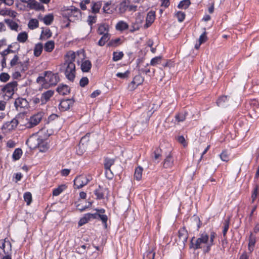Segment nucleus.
<instances>
[{
  "label": "nucleus",
  "instance_id": "1",
  "mask_svg": "<svg viewBox=\"0 0 259 259\" xmlns=\"http://www.w3.org/2000/svg\"><path fill=\"white\" fill-rule=\"evenodd\" d=\"M76 55L72 51L67 53L64 57V62L62 65L60 70L64 71L66 78L73 81L75 76V65L74 63Z\"/></svg>",
  "mask_w": 259,
  "mask_h": 259
},
{
  "label": "nucleus",
  "instance_id": "2",
  "mask_svg": "<svg viewBox=\"0 0 259 259\" xmlns=\"http://www.w3.org/2000/svg\"><path fill=\"white\" fill-rule=\"evenodd\" d=\"M45 129H41L38 133L39 135L37 139V146L41 152H46L49 148V145L47 142H45V140L51 134H45Z\"/></svg>",
  "mask_w": 259,
  "mask_h": 259
},
{
  "label": "nucleus",
  "instance_id": "3",
  "mask_svg": "<svg viewBox=\"0 0 259 259\" xmlns=\"http://www.w3.org/2000/svg\"><path fill=\"white\" fill-rule=\"evenodd\" d=\"M209 235L206 233L201 234L196 240L194 245V248L197 249L203 248V250L208 246Z\"/></svg>",
  "mask_w": 259,
  "mask_h": 259
},
{
  "label": "nucleus",
  "instance_id": "4",
  "mask_svg": "<svg viewBox=\"0 0 259 259\" xmlns=\"http://www.w3.org/2000/svg\"><path fill=\"white\" fill-rule=\"evenodd\" d=\"M45 76H46V87L55 85L59 81L58 73H53L51 71H45Z\"/></svg>",
  "mask_w": 259,
  "mask_h": 259
},
{
  "label": "nucleus",
  "instance_id": "5",
  "mask_svg": "<svg viewBox=\"0 0 259 259\" xmlns=\"http://www.w3.org/2000/svg\"><path fill=\"white\" fill-rule=\"evenodd\" d=\"M18 85L16 81H13L7 83L2 89V91L5 93L6 96L10 98L14 95L15 91L17 90Z\"/></svg>",
  "mask_w": 259,
  "mask_h": 259
},
{
  "label": "nucleus",
  "instance_id": "6",
  "mask_svg": "<svg viewBox=\"0 0 259 259\" xmlns=\"http://www.w3.org/2000/svg\"><path fill=\"white\" fill-rule=\"evenodd\" d=\"M91 177L90 176L80 175L77 177L74 180V185L75 188L80 189L87 185L91 181Z\"/></svg>",
  "mask_w": 259,
  "mask_h": 259
},
{
  "label": "nucleus",
  "instance_id": "7",
  "mask_svg": "<svg viewBox=\"0 0 259 259\" xmlns=\"http://www.w3.org/2000/svg\"><path fill=\"white\" fill-rule=\"evenodd\" d=\"M42 117L43 113L42 112L37 113L31 116L29 122L27 123V127L28 128H32L37 125L42 119Z\"/></svg>",
  "mask_w": 259,
  "mask_h": 259
},
{
  "label": "nucleus",
  "instance_id": "8",
  "mask_svg": "<svg viewBox=\"0 0 259 259\" xmlns=\"http://www.w3.org/2000/svg\"><path fill=\"white\" fill-rule=\"evenodd\" d=\"M74 102L73 98L62 100L59 104V109L61 111H65L70 109Z\"/></svg>",
  "mask_w": 259,
  "mask_h": 259
},
{
  "label": "nucleus",
  "instance_id": "9",
  "mask_svg": "<svg viewBox=\"0 0 259 259\" xmlns=\"http://www.w3.org/2000/svg\"><path fill=\"white\" fill-rule=\"evenodd\" d=\"M188 237V232L185 228L183 227V228L179 230L178 232V241L179 244L185 245V243L187 241Z\"/></svg>",
  "mask_w": 259,
  "mask_h": 259
},
{
  "label": "nucleus",
  "instance_id": "10",
  "mask_svg": "<svg viewBox=\"0 0 259 259\" xmlns=\"http://www.w3.org/2000/svg\"><path fill=\"white\" fill-rule=\"evenodd\" d=\"M19 57L17 55H15L14 58L11 60L10 62L11 66L13 67L16 65L17 64H20L21 66V71H25L28 69L27 67V63L28 62V59L25 61L24 63L21 62H18Z\"/></svg>",
  "mask_w": 259,
  "mask_h": 259
},
{
  "label": "nucleus",
  "instance_id": "11",
  "mask_svg": "<svg viewBox=\"0 0 259 259\" xmlns=\"http://www.w3.org/2000/svg\"><path fill=\"white\" fill-rule=\"evenodd\" d=\"M14 105L17 110H18L19 108L21 109L27 108L29 104L25 99L18 98L16 99Z\"/></svg>",
  "mask_w": 259,
  "mask_h": 259
},
{
  "label": "nucleus",
  "instance_id": "12",
  "mask_svg": "<svg viewBox=\"0 0 259 259\" xmlns=\"http://www.w3.org/2000/svg\"><path fill=\"white\" fill-rule=\"evenodd\" d=\"M144 81V78L141 75H136L133 81L131 82V85H133L131 88L132 90L135 89L138 85L141 84Z\"/></svg>",
  "mask_w": 259,
  "mask_h": 259
},
{
  "label": "nucleus",
  "instance_id": "13",
  "mask_svg": "<svg viewBox=\"0 0 259 259\" xmlns=\"http://www.w3.org/2000/svg\"><path fill=\"white\" fill-rule=\"evenodd\" d=\"M67 14L69 18H78L80 16L81 13L79 9L72 7L71 9L67 10Z\"/></svg>",
  "mask_w": 259,
  "mask_h": 259
},
{
  "label": "nucleus",
  "instance_id": "14",
  "mask_svg": "<svg viewBox=\"0 0 259 259\" xmlns=\"http://www.w3.org/2000/svg\"><path fill=\"white\" fill-rule=\"evenodd\" d=\"M155 12L150 11L148 13L146 19V24L144 25L145 28L149 27L155 20Z\"/></svg>",
  "mask_w": 259,
  "mask_h": 259
},
{
  "label": "nucleus",
  "instance_id": "15",
  "mask_svg": "<svg viewBox=\"0 0 259 259\" xmlns=\"http://www.w3.org/2000/svg\"><path fill=\"white\" fill-rule=\"evenodd\" d=\"M54 93V92L52 90H48L42 93L40 99L41 103H46L53 96Z\"/></svg>",
  "mask_w": 259,
  "mask_h": 259
},
{
  "label": "nucleus",
  "instance_id": "16",
  "mask_svg": "<svg viewBox=\"0 0 259 259\" xmlns=\"http://www.w3.org/2000/svg\"><path fill=\"white\" fill-rule=\"evenodd\" d=\"M174 164V159L170 153L166 156L163 162V167L165 168L171 167Z\"/></svg>",
  "mask_w": 259,
  "mask_h": 259
},
{
  "label": "nucleus",
  "instance_id": "17",
  "mask_svg": "<svg viewBox=\"0 0 259 259\" xmlns=\"http://www.w3.org/2000/svg\"><path fill=\"white\" fill-rule=\"evenodd\" d=\"M57 91L61 95H67L70 93V88L65 84L60 85L57 89Z\"/></svg>",
  "mask_w": 259,
  "mask_h": 259
},
{
  "label": "nucleus",
  "instance_id": "18",
  "mask_svg": "<svg viewBox=\"0 0 259 259\" xmlns=\"http://www.w3.org/2000/svg\"><path fill=\"white\" fill-rule=\"evenodd\" d=\"M92 67V63L89 60L82 61L81 64V69L83 72H88Z\"/></svg>",
  "mask_w": 259,
  "mask_h": 259
},
{
  "label": "nucleus",
  "instance_id": "19",
  "mask_svg": "<svg viewBox=\"0 0 259 259\" xmlns=\"http://www.w3.org/2000/svg\"><path fill=\"white\" fill-rule=\"evenodd\" d=\"M256 242V238L253 235L252 233H250V235L249 238V243L248 245V250L250 252L253 250V247Z\"/></svg>",
  "mask_w": 259,
  "mask_h": 259
},
{
  "label": "nucleus",
  "instance_id": "20",
  "mask_svg": "<svg viewBox=\"0 0 259 259\" xmlns=\"http://www.w3.org/2000/svg\"><path fill=\"white\" fill-rule=\"evenodd\" d=\"M29 4L31 9H34L35 10H41L44 9L43 5L40 4L38 2L32 1L30 2Z\"/></svg>",
  "mask_w": 259,
  "mask_h": 259
},
{
  "label": "nucleus",
  "instance_id": "21",
  "mask_svg": "<svg viewBox=\"0 0 259 259\" xmlns=\"http://www.w3.org/2000/svg\"><path fill=\"white\" fill-rule=\"evenodd\" d=\"M122 42L123 41L120 38H116L115 39H113L110 40L108 43V46L115 48L122 44Z\"/></svg>",
  "mask_w": 259,
  "mask_h": 259
},
{
  "label": "nucleus",
  "instance_id": "22",
  "mask_svg": "<svg viewBox=\"0 0 259 259\" xmlns=\"http://www.w3.org/2000/svg\"><path fill=\"white\" fill-rule=\"evenodd\" d=\"M215 237V233L211 232L210 238H208V246L204 249L205 253L208 252L210 249L211 246L213 244L214 238Z\"/></svg>",
  "mask_w": 259,
  "mask_h": 259
},
{
  "label": "nucleus",
  "instance_id": "23",
  "mask_svg": "<svg viewBox=\"0 0 259 259\" xmlns=\"http://www.w3.org/2000/svg\"><path fill=\"white\" fill-rule=\"evenodd\" d=\"M130 1L128 0H125L122 2L119 6V11L121 13H124L128 7Z\"/></svg>",
  "mask_w": 259,
  "mask_h": 259
},
{
  "label": "nucleus",
  "instance_id": "24",
  "mask_svg": "<svg viewBox=\"0 0 259 259\" xmlns=\"http://www.w3.org/2000/svg\"><path fill=\"white\" fill-rule=\"evenodd\" d=\"M43 49V45L41 43H38L35 45L34 49V55L38 57L40 55Z\"/></svg>",
  "mask_w": 259,
  "mask_h": 259
},
{
  "label": "nucleus",
  "instance_id": "25",
  "mask_svg": "<svg viewBox=\"0 0 259 259\" xmlns=\"http://www.w3.org/2000/svg\"><path fill=\"white\" fill-rule=\"evenodd\" d=\"M110 39V34L109 33L106 32L104 35L101 37L99 40L98 44L100 46H103L106 42H107Z\"/></svg>",
  "mask_w": 259,
  "mask_h": 259
},
{
  "label": "nucleus",
  "instance_id": "26",
  "mask_svg": "<svg viewBox=\"0 0 259 259\" xmlns=\"http://www.w3.org/2000/svg\"><path fill=\"white\" fill-rule=\"evenodd\" d=\"M115 162V160L114 159L109 158L108 157H106L104 159V168L105 169H109L111 166L114 164Z\"/></svg>",
  "mask_w": 259,
  "mask_h": 259
},
{
  "label": "nucleus",
  "instance_id": "27",
  "mask_svg": "<svg viewBox=\"0 0 259 259\" xmlns=\"http://www.w3.org/2000/svg\"><path fill=\"white\" fill-rule=\"evenodd\" d=\"M44 23L47 25H50L54 20V16L52 14L45 15L42 19Z\"/></svg>",
  "mask_w": 259,
  "mask_h": 259
},
{
  "label": "nucleus",
  "instance_id": "28",
  "mask_svg": "<svg viewBox=\"0 0 259 259\" xmlns=\"http://www.w3.org/2000/svg\"><path fill=\"white\" fill-rule=\"evenodd\" d=\"M55 47L54 41L50 40L47 41L44 46V49L47 52H51L53 51Z\"/></svg>",
  "mask_w": 259,
  "mask_h": 259
},
{
  "label": "nucleus",
  "instance_id": "29",
  "mask_svg": "<svg viewBox=\"0 0 259 259\" xmlns=\"http://www.w3.org/2000/svg\"><path fill=\"white\" fill-rule=\"evenodd\" d=\"M52 33L50 29L48 28H46L45 30L42 31L40 39L41 40L44 38L48 39L52 36Z\"/></svg>",
  "mask_w": 259,
  "mask_h": 259
},
{
  "label": "nucleus",
  "instance_id": "30",
  "mask_svg": "<svg viewBox=\"0 0 259 259\" xmlns=\"http://www.w3.org/2000/svg\"><path fill=\"white\" fill-rule=\"evenodd\" d=\"M128 24L122 21H119L116 25V29L118 30L123 31L128 29Z\"/></svg>",
  "mask_w": 259,
  "mask_h": 259
},
{
  "label": "nucleus",
  "instance_id": "31",
  "mask_svg": "<svg viewBox=\"0 0 259 259\" xmlns=\"http://www.w3.org/2000/svg\"><path fill=\"white\" fill-rule=\"evenodd\" d=\"M28 39V34L26 32H22L18 34L17 40L22 43L26 42Z\"/></svg>",
  "mask_w": 259,
  "mask_h": 259
},
{
  "label": "nucleus",
  "instance_id": "32",
  "mask_svg": "<svg viewBox=\"0 0 259 259\" xmlns=\"http://www.w3.org/2000/svg\"><path fill=\"white\" fill-rule=\"evenodd\" d=\"M38 21L36 19H31L30 20L28 26L30 29H34L38 27Z\"/></svg>",
  "mask_w": 259,
  "mask_h": 259
},
{
  "label": "nucleus",
  "instance_id": "33",
  "mask_svg": "<svg viewBox=\"0 0 259 259\" xmlns=\"http://www.w3.org/2000/svg\"><path fill=\"white\" fill-rule=\"evenodd\" d=\"M98 33L100 35H104L106 32L108 33V27L106 24H102L99 26L98 29Z\"/></svg>",
  "mask_w": 259,
  "mask_h": 259
},
{
  "label": "nucleus",
  "instance_id": "34",
  "mask_svg": "<svg viewBox=\"0 0 259 259\" xmlns=\"http://www.w3.org/2000/svg\"><path fill=\"white\" fill-rule=\"evenodd\" d=\"M5 22L12 30H17L18 28V24L13 20L5 19Z\"/></svg>",
  "mask_w": 259,
  "mask_h": 259
},
{
  "label": "nucleus",
  "instance_id": "35",
  "mask_svg": "<svg viewBox=\"0 0 259 259\" xmlns=\"http://www.w3.org/2000/svg\"><path fill=\"white\" fill-rule=\"evenodd\" d=\"M142 171L143 168L142 167L139 166L136 168L135 171L134 178L139 181L142 178Z\"/></svg>",
  "mask_w": 259,
  "mask_h": 259
},
{
  "label": "nucleus",
  "instance_id": "36",
  "mask_svg": "<svg viewBox=\"0 0 259 259\" xmlns=\"http://www.w3.org/2000/svg\"><path fill=\"white\" fill-rule=\"evenodd\" d=\"M65 185L59 186L58 188H55L53 191V195L54 196H58L60 195L66 188Z\"/></svg>",
  "mask_w": 259,
  "mask_h": 259
},
{
  "label": "nucleus",
  "instance_id": "37",
  "mask_svg": "<svg viewBox=\"0 0 259 259\" xmlns=\"http://www.w3.org/2000/svg\"><path fill=\"white\" fill-rule=\"evenodd\" d=\"M100 219L103 224H104V226L105 228H107V222L108 220V217L106 214H100V213H97V219Z\"/></svg>",
  "mask_w": 259,
  "mask_h": 259
},
{
  "label": "nucleus",
  "instance_id": "38",
  "mask_svg": "<svg viewBox=\"0 0 259 259\" xmlns=\"http://www.w3.org/2000/svg\"><path fill=\"white\" fill-rule=\"evenodd\" d=\"M191 2L190 0H183L178 6L179 9H186L190 5Z\"/></svg>",
  "mask_w": 259,
  "mask_h": 259
},
{
  "label": "nucleus",
  "instance_id": "39",
  "mask_svg": "<svg viewBox=\"0 0 259 259\" xmlns=\"http://www.w3.org/2000/svg\"><path fill=\"white\" fill-rule=\"evenodd\" d=\"M22 154V151L20 148H17L15 150L13 153V158L15 160H17L19 159L21 157V156Z\"/></svg>",
  "mask_w": 259,
  "mask_h": 259
},
{
  "label": "nucleus",
  "instance_id": "40",
  "mask_svg": "<svg viewBox=\"0 0 259 259\" xmlns=\"http://www.w3.org/2000/svg\"><path fill=\"white\" fill-rule=\"evenodd\" d=\"M123 55L122 52H114L113 53V60L114 61H118L122 58Z\"/></svg>",
  "mask_w": 259,
  "mask_h": 259
},
{
  "label": "nucleus",
  "instance_id": "41",
  "mask_svg": "<svg viewBox=\"0 0 259 259\" xmlns=\"http://www.w3.org/2000/svg\"><path fill=\"white\" fill-rule=\"evenodd\" d=\"M24 200L26 202L27 205H29L32 201V195L30 192H26L24 194Z\"/></svg>",
  "mask_w": 259,
  "mask_h": 259
},
{
  "label": "nucleus",
  "instance_id": "42",
  "mask_svg": "<svg viewBox=\"0 0 259 259\" xmlns=\"http://www.w3.org/2000/svg\"><path fill=\"white\" fill-rule=\"evenodd\" d=\"M155 254L152 251H147L144 254L143 259H154Z\"/></svg>",
  "mask_w": 259,
  "mask_h": 259
},
{
  "label": "nucleus",
  "instance_id": "43",
  "mask_svg": "<svg viewBox=\"0 0 259 259\" xmlns=\"http://www.w3.org/2000/svg\"><path fill=\"white\" fill-rule=\"evenodd\" d=\"M187 113H180L177 114L175 116L176 119L178 122L183 121L186 119Z\"/></svg>",
  "mask_w": 259,
  "mask_h": 259
},
{
  "label": "nucleus",
  "instance_id": "44",
  "mask_svg": "<svg viewBox=\"0 0 259 259\" xmlns=\"http://www.w3.org/2000/svg\"><path fill=\"white\" fill-rule=\"evenodd\" d=\"M230 220L229 219L225 220L224 222V226L223 231V236H226V233L229 229Z\"/></svg>",
  "mask_w": 259,
  "mask_h": 259
},
{
  "label": "nucleus",
  "instance_id": "45",
  "mask_svg": "<svg viewBox=\"0 0 259 259\" xmlns=\"http://www.w3.org/2000/svg\"><path fill=\"white\" fill-rule=\"evenodd\" d=\"M95 194L98 199H101L104 198V194L100 187L95 191Z\"/></svg>",
  "mask_w": 259,
  "mask_h": 259
},
{
  "label": "nucleus",
  "instance_id": "46",
  "mask_svg": "<svg viewBox=\"0 0 259 259\" xmlns=\"http://www.w3.org/2000/svg\"><path fill=\"white\" fill-rule=\"evenodd\" d=\"M36 82L38 83H42L46 86V76H45V71L44 72L43 76H39L36 79Z\"/></svg>",
  "mask_w": 259,
  "mask_h": 259
},
{
  "label": "nucleus",
  "instance_id": "47",
  "mask_svg": "<svg viewBox=\"0 0 259 259\" xmlns=\"http://www.w3.org/2000/svg\"><path fill=\"white\" fill-rule=\"evenodd\" d=\"M161 57H156L152 59L150 62V65L155 66L156 64H159L161 62Z\"/></svg>",
  "mask_w": 259,
  "mask_h": 259
},
{
  "label": "nucleus",
  "instance_id": "48",
  "mask_svg": "<svg viewBox=\"0 0 259 259\" xmlns=\"http://www.w3.org/2000/svg\"><path fill=\"white\" fill-rule=\"evenodd\" d=\"M176 17L179 22H183L185 18V14L181 11L178 12L176 14Z\"/></svg>",
  "mask_w": 259,
  "mask_h": 259
},
{
  "label": "nucleus",
  "instance_id": "49",
  "mask_svg": "<svg viewBox=\"0 0 259 259\" xmlns=\"http://www.w3.org/2000/svg\"><path fill=\"white\" fill-rule=\"evenodd\" d=\"M10 78V75L7 73H2L0 74V80L2 82H7Z\"/></svg>",
  "mask_w": 259,
  "mask_h": 259
},
{
  "label": "nucleus",
  "instance_id": "50",
  "mask_svg": "<svg viewBox=\"0 0 259 259\" xmlns=\"http://www.w3.org/2000/svg\"><path fill=\"white\" fill-rule=\"evenodd\" d=\"M101 8V5L99 3H94L92 7V10L94 13H97L99 12Z\"/></svg>",
  "mask_w": 259,
  "mask_h": 259
},
{
  "label": "nucleus",
  "instance_id": "51",
  "mask_svg": "<svg viewBox=\"0 0 259 259\" xmlns=\"http://www.w3.org/2000/svg\"><path fill=\"white\" fill-rule=\"evenodd\" d=\"M89 83V79L87 77H82L79 81V85L81 87H84Z\"/></svg>",
  "mask_w": 259,
  "mask_h": 259
},
{
  "label": "nucleus",
  "instance_id": "52",
  "mask_svg": "<svg viewBox=\"0 0 259 259\" xmlns=\"http://www.w3.org/2000/svg\"><path fill=\"white\" fill-rule=\"evenodd\" d=\"M220 158L224 161H228L229 160V155L226 151H224L220 155Z\"/></svg>",
  "mask_w": 259,
  "mask_h": 259
},
{
  "label": "nucleus",
  "instance_id": "53",
  "mask_svg": "<svg viewBox=\"0 0 259 259\" xmlns=\"http://www.w3.org/2000/svg\"><path fill=\"white\" fill-rule=\"evenodd\" d=\"M207 39L206 33V32L204 31L199 37V43L202 44L205 42L207 40Z\"/></svg>",
  "mask_w": 259,
  "mask_h": 259
},
{
  "label": "nucleus",
  "instance_id": "54",
  "mask_svg": "<svg viewBox=\"0 0 259 259\" xmlns=\"http://www.w3.org/2000/svg\"><path fill=\"white\" fill-rule=\"evenodd\" d=\"M227 97H228L227 96H223L220 97L217 102L218 106H220L222 105V104L225 102V101L227 100Z\"/></svg>",
  "mask_w": 259,
  "mask_h": 259
},
{
  "label": "nucleus",
  "instance_id": "55",
  "mask_svg": "<svg viewBox=\"0 0 259 259\" xmlns=\"http://www.w3.org/2000/svg\"><path fill=\"white\" fill-rule=\"evenodd\" d=\"M105 175L106 178L109 180H111L114 176V175L110 168H109V169H106Z\"/></svg>",
  "mask_w": 259,
  "mask_h": 259
},
{
  "label": "nucleus",
  "instance_id": "56",
  "mask_svg": "<svg viewBox=\"0 0 259 259\" xmlns=\"http://www.w3.org/2000/svg\"><path fill=\"white\" fill-rule=\"evenodd\" d=\"M6 240H1L0 242V248H2L6 254H8V250L6 248Z\"/></svg>",
  "mask_w": 259,
  "mask_h": 259
},
{
  "label": "nucleus",
  "instance_id": "57",
  "mask_svg": "<svg viewBox=\"0 0 259 259\" xmlns=\"http://www.w3.org/2000/svg\"><path fill=\"white\" fill-rule=\"evenodd\" d=\"M129 73H130V72L128 71H126L124 73H120V72L117 73L116 74V76L121 78H126L128 76Z\"/></svg>",
  "mask_w": 259,
  "mask_h": 259
},
{
  "label": "nucleus",
  "instance_id": "58",
  "mask_svg": "<svg viewBox=\"0 0 259 259\" xmlns=\"http://www.w3.org/2000/svg\"><path fill=\"white\" fill-rule=\"evenodd\" d=\"M89 221V219H88L87 217H86V215L85 214L84 217L79 220L78 222V225L79 226H81L88 223Z\"/></svg>",
  "mask_w": 259,
  "mask_h": 259
},
{
  "label": "nucleus",
  "instance_id": "59",
  "mask_svg": "<svg viewBox=\"0 0 259 259\" xmlns=\"http://www.w3.org/2000/svg\"><path fill=\"white\" fill-rule=\"evenodd\" d=\"M10 47H11V46H10L8 49H7L1 53L3 58H6V56L9 53L14 52V51L10 49Z\"/></svg>",
  "mask_w": 259,
  "mask_h": 259
},
{
  "label": "nucleus",
  "instance_id": "60",
  "mask_svg": "<svg viewBox=\"0 0 259 259\" xmlns=\"http://www.w3.org/2000/svg\"><path fill=\"white\" fill-rule=\"evenodd\" d=\"M89 25H90L92 29V25L96 22L95 17L92 16H89L88 19Z\"/></svg>",
  "mask_w": 259,
  "mask_h": 259
},
{
  "label": "nucleus",
  "instance_id": "61",
  "mask_svg": "<svg viewBox=\"0 0 259 259\" xmlns=\"http://www.w3.org/2000/svg\"><path fill=\"white\" fill-rule=\"evenodd\" d=\"M177 140L180 143L183 144L184 146H186L187 145L185 138L183 136H179L177 138Z\"/></svg>",
  "mask_w": 259,
  "mask_h": 259
},
{
  "label": "nucleus",
  "instance_id": "62",
  "mask_svg": "<svg viewBox=\"0 0 259 259\" xmlns=\"http://www.w3.org/2000/svg\"><path fill=\"white\" fill-rule=\"evenodd\" d=\"M92 204V203L90 202H88V205H85L84 206H81L80 204H78L77 205V209L78 210H79L80 211H84L87 208H88L89 207H90Z\"/></svg>",
  "mask_w": 259,
  "mask_h": 259
},
{
  "label": "nucleus",
  "instance_id": "63",
  "mask_svg": "<svg viewBox=\"0 0 259 259\" xmlns=\"http://www.w3.org/2000/svg\"><path fill=\"white\" fill-rule=\"evenodd\" d=\"M257 195V187L256 186L253 190V192L252 194L251 198H252V202H253L255 199L256 198Z\"/></svg>",
  "mask_w": 259,
  "mask_h": 259
},
{
  "label": "nucleus",
  "instance_id": "64",
  "mask_svg": "<svg viewBox=\"0 0 259 259\" xmlns=\"http://www.w3.org/2000/svg\"><path fill=\"white\" fill-rule=\"evenodd\" d=\"M15 145H16L15 142L12 140H10L7 142V146L9 148H14L15 146Z\"/></svg>",
  "mask_w": 259,
  "mask_h": 259
}]
</instances>
